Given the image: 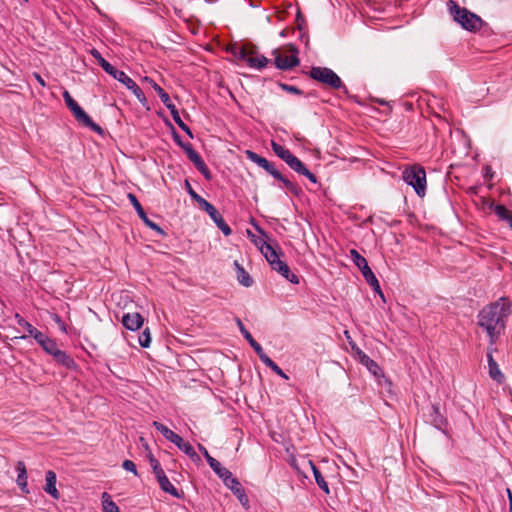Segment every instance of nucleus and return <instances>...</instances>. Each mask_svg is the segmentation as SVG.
Wrapping results in <instances>:
<instances>
[{"label": "nucleus", "instance_id": "52", "mask_svg": "<svg viewBox=\"0 0 512 512\" xmlns=\"http://www.w3.org/2000/svg\"><path fill=\"white\" fill-rule=\"evenodd\" d=\"M263 169L268 173L270 174L273 178H277L278 176L280 177V171L278 169H276V167L274 166V164L270 161H267L266 165H264Z\"/></svg>", "mask_w": 512, "mask_h": 512}, {"label": "nucleus", "instance_id": "43", "mask_svg": "<svg viewBox=\"0 0 512 512\" xmlns=\"http://www.w3.org/2000/svg\"><path fill=\"white\" fill-rule=\"evenodd\" d=\"M148 459L156 478L165 473L160 465V462L153 456L152 453L148 455Z\"/></svg>", "mask_w": 512, "mask_h": 512}, {"label": "nucleus", "instance_id": "61", "mask_svg": "<svg viewBox=\"0 0 512 512\" xmlns=\"http://www.w3.org/2000/svg\"><path fill=\"white\" fill-rule=\"evenodd\" d=\"M53 320L56 322V323H59V324H63L62 320H61V317L58 315V314H54L53 316ZM63 330L65 329L64 328V325H62L61 327Z\"/></svg>", "mask_w": 512, "mask_h": 512}, {"label": "nucleus", "instance_id": "3", "mask_svg": "<svg viewBox=\"0 0 512 512\" xmlns=\"http://www.w3.org/2000/svg\"><path fill=\"white\" fill-rule=\"evenodd\" d=\"M308 75L311 79L331 88L334 90H339L343 94H345L348 98L355 99L356 97L350 95L347 86L341 80V78L337 75L335 71L328 67L321 66H313Z\"/></svg>", "mask_w": 512, "mask_h": 512}, {"label": "nucleus", "instance_id": "53", "mask_svg": "<svg viewBox=\"0 0 512 512\" xmlns=\"http://www.w3.org/2000/svg\"><path fill=\"white\" fill-rule=\"evenodd\" d=\"M171 129H172V138L174 140V142L181 148V149H184V147L186 145H189L190 143L189 142H184L180 136V134L176 131V129L171 126Z\"/></svg>", "mask_w": 512, "mask_h": 512}, {"label": "nucleus", "instance_id": "39", "mask_svg": "<svg viewBox=\"0 0 512 512\" xmlns=\"http://www.w3.org/2000/svg\"><path fill=\"white\" fill-rule=\"evenodd\" d=\"M245 155L246 157L251 160L252 162H254L255 164H257L259 167L263 168L264 165H266L267 163V159L258 155L256 152L252 151V150H246L245 151Z\"/></svg>", "mask_w": 512, "mask_h": 512}, {"label": "nucleus", "instance_id": "44", "mask_svg": "<svg viewBox=\"0 0 512 512\" xmlns=\"http://www.w3.org/2000/svg\"><path fill=\"white\" fill-rule=\"evenodd\" d=\"M151 333L149 328H145L143 332L139 335L138 341L141 347L148 348L151 344Z\"/></svg>", "mask_w": 512, "mask_h": 512}, {"label": "nucleus", "instance_id": "22", "mask_svg": "<svg viewBox=\"0 0 512 512\" xmlns=\"http://www.w3.org/2000/svg\"><path fill=\"white\" fill-rule=\"evenodd\" d=\"M237 325L239 327L241 334L248 341V343L253 348L255 353L258 356L263 354L264 350H263L262 346L253 338L251 333L245 328L244 324L242 323V321L239 318H237Z\"/></svg>", "mask_w": 512, "mask_h": 512}, {"label": "nucleus", "instance_id": "26", "mask_svg": "<svg viewBox=\"0 0 512 512\" xmlns=\"http://www.w3.org/2000/svg\"><path fill=\"white\" fill-rule=\"evenodd\" d=\"M208 465L213 470V472L225 483L229 480L233 475L232 473L225 467L221 465V463L215 458L212 459Z\"/></svg>", "mask_w": 512, "mask_h": 512}, {"label": "nucleus", "instance_id": "57", "mask_svg": "<svg viewBox=\"0 0 512 512\" xmlns=\"http://www.w3.org/2000/svg\"><path fill=\"white\" fill-rule=\"evenodd\" d=\"M198 449L199 451L203 454V456L205 457L207 463H209L212 459H214L208 452V450L202 445V444H198Z\"/></svg>", "mask_w": 512, "mask_h": 512}, {"label": "nucleus", "instance_id": "37", "mask_svg": "<svg viewBox=\"0 0 512 512\" xmlns=\"http://www.w3.org/2000/svg\"><path fill=\"white\" fill-rule=\"evenodd\" d=\"M287 165L294 170L296 173L303 175L305 171L308 169L305 164L295 155L292 156L291 159H289Z\"/></svg>", "mask_w": 512, "mask_h": 512}, {"label": "nucleus", "instance_id": "2", "mask_svg": "<svg viewBox=\"0 0 512 512\" xmlns=\"http://www.w3.org/2000/svg\"><path fill=\"white\" fill-rule=\"evenodd\" d=\"M447 5L453 20L457 22L463 29L475 33L480 31L482 27L488 26V24L484 22L480 16L471 12L465 7H460L457 2L449 0Z\"/></svg>", "mask_w": 512, "mask_h": 512}, {"label": "nucleus", "instance_id": "59", "mask_svg": "<svg viewBox=\"0 0 512 512\" xmlns=\"http://www.w3.org/2000/svg\"><path fill=\"white\" fill-rule=\"evenodd\" d=\"M35 78L37 80V82L42 86V87H45L46 86V83L44 81V79L39 75V74H35Z\"/></svg>", "mask_w": 512, "mask_h": 512}, {"label": "nucleus", "instance_id": "8", "mask_svg": "<svg viewBox=\"0 0 512 512\" xmlns=\"http://www.w3.org/2000/svg\"><path fill=\"white\" fill-rule=\"evenodd\" d=\"M127 197L129 199L130 203L132 204V206L134 207V209L136 210L139 218L143 221V223L147 227H149L150 229H152L153 231L158 233L159 235L165 236L166 235L165 231L157 223L152 221L147 216L144 208L142 207L141 203L138 201L136 195L133 193H128Z\"/></svg>", "mask_w": 512, "mask_h": 512}, {"label": "nucleus", "instance_id": "47", "mask_svg": "<svg viewBox=\"0 0 512 512\" xmlns=\"http://www.w3.org/2000/svg\"><path fill=\"white\" fill-rule=\"evenodd\" d=\"M172 118L175 121V123L181 128V130H183L191 139L194 138V134H193L192 130L190 129V127L188 125H186L183 122V120L180 117L179 112L177 114H175L174 116H172Z\"/></svg>", "mask_w": 512, "mask_h": 512}, {"label": "nucleus", "instance_id": "1", "mask_svg": "<svg viewBox=\"0 0 512 512\" xmlns=\"http://www.w3.org/2000/svg\"><path fill=\"white\" fill-rule=\"evenodd\" d=\"M511 305L508 297H501L486 305L478 314V325L487 332L491 346L498 341L506 328Z\"/></svg>", "mask_w": 512, "mask_h": 512}, {"label": "nucleus", "instance_id": "60", "mask_svg": "<svg viewBox=\"0 0 512 512\" xmlns=\"http://www.w3.org/2000/svg\"><path fill=\"white\" fill-rule=\"evenodd\" d=\"M254 228L263 236L267 237L265 231L256 223H253Z\"/></svg>", "mask_w": 512, "mask_h": 512}, {"label": "nucleus", "instance_id": "56", "mask_svg": "<svg viewBox=\"0 0 512 512\" xmlns=\"http://www.w3.org/2000/svg\"><path fill=\"white\" fill-rule=\"evenodd\" d=\"M31 337H33L39 345H41L48 338V336L46 334L39 331L38 329H36L34 331V333L31 335Z\"/></svg>", "mask_w": 512, "mask_h": 512}, {"label": "nucleus", "instance_id": "25", "mask_svg": "<svg viewBox=\"0 0 512 512\" xmlns=\"http://www.w3.org/2000/svg\"><path fill=\"white\" fill-rule=\"evenodd\" d=\"M160 488L165 492L170 494L171 496L175 498H181L183 496V492H179L178 489H176L169 479L167 478L166 474H162L159 477L156 478Z\"/></svg>", "mask_w": 512, "mask_h": 512}, {"label": "nucleus", "instance_id": "36", "mask_svg": "<svg viewBox=\"0 0 512 512\" xmlns=\"http://www.w3.org/2000/svg\"><path fill=\"white\" fill-rule=\"evenodd\" d=\"M280 182L283 183L285 188L291 192L294 196L299 197L302 194V189L298 185L291 182L287 177H285L283 174L280 173V177L278 176L276 178Z\"/></svg>", "mask_w": 512, "mask_h": 512}, {"label": "nucleus", "instance_id": "16", "mask_svg": "<svg viewBox=\"0 0 512 512\" xmlns=\"http://www.w3.org/2000/svg\"><path fill=\"white\" fill-rule=\"evenodd\" d=\"M261 253L266 258L270 267H274L276 262H280V255H283L281 250H276L271 244L264 242L260 247Z\"/></svg>", "mask_w": 512, "mask_h": 512}, {"label": "nucleus", "instance_id": "4", "mask_svg": "<svg viewBox=\"0 0 512 512\" xmlns=\"http://www.w3.org/2000/svg\"><path fill=\"white\" fill-rule=\"evenodd\" d=\"M62 95L66 106L79 123L100 135L104 133L102 127L91 119V117L82 109L67 90H65Z\"/></svg>", "mask_w": 512, "mask_h": 512}, {"label": "nucleus", "instance_id": "15", "mask_svg": "<svg viewBox=\"0 0 512 512\" xmlns=\"http://www.w3.org/2000/svg\"><path fill=\"white\" fill-rule=\"evenodd\" d=\"M121 322L126 329L136 331L142 327L144 318L138 312L125 313L122 316Z\"/></svg>", "mask_w": 512, "mask_h": 512}, {"label": "nucleus", "instance_id": "5", "mask_svg": "<svg viewBox=\"0 0 512 512\" xmlns=\"http://www.w3.org/2000/svg\"><path fill=\"white\" fill-rule=\"evenodd\" d=\"M404 182L412 186L415 193L419 197H424L426 194V172L420 165H412L406 168L402 173Z\"/></svg>", "mask_w": 512, "mask_h": 512}, {"label": "nucleus", "instance_id": "19", "mask_svg": "<svg viewBox=\"0 0 512 512\" xmlns=\"http://www.w3.org/2000/svg\"><path fill=\"white\" fill-rule=\"evenodd\" d=\"M227 51L232 54V56L238 60H243L245 62H247V59L249 57L250 54H255L256 53V47L251 45V46H241V47H238L237 45H231Z\"/></svg>", "mask_w": 512, "mask_h": 512}, {"label": "nucleus", "instance_id": "41", "mask_svg": "<svg viewBox=\"0 0 512 512\" xmlns=\"http://www.w3.org/2000/svg\"><path fill=\"white\" fill-rule=\"evenodd\" d=\"M185 189L187 193L190 195V197L200 206L202 203H204L206 200L200 196L198 193L195 192V190L192 188L189 180H185L184 182Z\"/></svg>", "mask_w": 512, "mask_h": 512}, {"label": "nucleus", "instance_id": "38", "mask_svg": "<svg viewBox=\"0 0 512 512\" xmlns=\"http://www.w3.org/2000/svg\"><path fill=\"white\" fill-rule=\"evenodd\" d=\"M195 168L203 175V177L210 181L212 180V173L209 170L208 166L205 164L202 157H200L198 160H196L194 163Z\"/></svg>", "mask_w": 512, "mask_h": 512}, {"label": "nucleus", "instance_id": "13", "mask_svg": "<svg viewBox=\"0 0 512 512\" xmlns=\"http://www.w3.org/2000/svg\"><path fill=\"white\" fill-rule=\"evenodd\" d=\"M350 257H351L353 263L361 271L364 279L365 280L372 279V276H374L375 274L369 267L367 260L356 249L350 250Z\"/></svg>", "mask_w": 512, "mask_h": 512}, {"label": "nucleus", "instance_id": "23", "mask_svg": "<svg viewBox=\"0 0 512 512\" xmlns=\"http://www.w3.org/2000/svg\"><path fill=\"white\" fill-rule=\"evenodd\" d=\"M45 481H46V484H45V487H44L45 492L48 493L54 499L58 500L59 497H60V494H59V491L56 488V474H55V472L49 470L46 473Z\"/></svg>", "mask_w": 512, "mask_h": 512}, {"label": "nucleus", "instance_id": "46", "mask_svg": "<svg viewBox=\"0 0 512 512\" xmlns=\"http://www.w3.org/2000/svg\"><path fill=\"white\" fill-rule=\"evenodd\" d=\"M172 118L175 121V123L181 128V130H183L191 139L194 138V134H193L192 130L190 129V127L188 125H186L183 122V120L180 117L179 112L177 114H175L174 116H172Z\"/></svg>", "mask_w": 512, "mask_h": 512}, {"label": "nucleus", "instance_id": "40", "mask_svg": "<svg viewBox=\"0 0 512 512\" xmlns=\"http://www.w3.org/2000/svg\"><path fill=\"white\" fill-rule=\"evenodd\" d=\"M40 346L47 354L51 356L59 349L57 342L50 337H48Z\"/></svg>", "mask_w": 512, "mask_h": 512}, {"label": "nucleus", "instance_id": "30", "mask_svg": "<svg viewBox=\"0 0 512 512\" xmlns=\"http://www.w3.org/2000/svg\"><path fill=\"white\" fill-rule=\"evenodd\" d=\"M259 359L269 367L273 372L279 375L283 379H289L288 375L265 353L258 356Z\"/></svg>", "mask_w": 512, "mask_h": 512}, {"label": "nucleus", "instance_id": "50", "mask_svg": "<svg viewBox=\"0 0 512 512\" xmlns=\"http://www.w3.org/2000/svg\"><path fill=\"white\" fill-rule=\"evenodd\" d=\"M183 151L185 152L187 158L192 162L194 163L196 160H198L201 156L198 154V152H196L192 146V144L190 143L189 145H186L183 149Z\"/></svg>", "mask_w": 512, "mask_h": 512}, {"label": "nucleus", "instance_id": "18", "mask_svg": "<svg viewBox=\"0 0 512 512\" xmlns=\"http://www.w3.org/2000/svg\"><path fill=\"white\" fill-rule=\"evenodd\" d=\"M52 357L58 365H61L66 369L75 370L77 368V363L73 357L63 350L58 349L55 353H53Z\"/></svg>", "mask_w": 512, "mask_h": 512}, {"label": "nucleus", "instance_id": "10", "mask_svg": "<svg viewBox=\"0 0 512 512\" xmlns=\"http://www.w3.org/2000/svg\"><path fill=\"white\" fill-rule=\"evenodd\" d=\"M204 210L210 218L214 221L216 226L222 231L225 236H229L232 233V229L225 222L223 216L217 211V209L207 200L199 206Z\"/></svg>", "mask_w": 512, "mask_h": 512}, {"label": "nucleus", "instance_id": "24", "mask_svg": "<svg viewBox=\"0 0 512 512\" xmlns=\"http://www.w3.org/2000/svg\"><path fill=\"white\" fill-rule=\"evenodd\" d=\"M122 84L135 95V97L143 106L147 104V99L143 91L132 78L127 76L126 79L122 82Z\"/></svg>", "mask_w": 512, "mask_h": 512}, {"label": "nucleus", "instance_id": "17", "mask_svg": "<svg viewBox=\"0 0 512 512\" xmlns=\"http://www.w3.org/2000/svg\"><path fill=\"white\" fill-rule=\"evenodd\" d=\"M272 270L280 274L282 277H284L287 281H289L292 284H298L299 283V277L294 274L288 264L284 261L276 262L274 267H271Z\"/></svg>", "mask_w": 512, "mask_h": 512}, {"label": "nucleus", "instance_id": "45", "mask_svg": "<svg viewBox=\"0 0 512 512\" xmlns=\"http://www.w3.org/2000/svg\"><path fill=\"white\" fill-rule=\"evenodd\" d=\"M172 118L175 121V123L181 128V130H183L191 139L194 138V134H193L192 130L190 129V127L188 125H186L183 122V120L180 117L179 112L177 114H175L174 116H172Z\"/></svg>", "mask_w": 512, "mask_h": 512}, {"label": "nucleus", "instance_id": "58", "mask_svg": "<svg viewBox=\"0 0 512 512\" xmlns=\"http://www.w3.org/2000/svg\"><path fill=\"white\" fill-rule=\"evenodd\" d=\"M303 176H305L306 178H308V180L314 184L318 183V179L317 177L309 170L307 169L305 171V173L303 174Z\"/></svg>", "mask_w": 512, "mask_h": 512}, {"label": "nucleus", "instance_id": "27", "mask_svg": "<svg viewBox=\"0 0 512 512\" xmlns=\"http://www.w3.org/2000/svg\"><path fill=\"white\" fill-rule=\"evenodd\" d=\"M178 439L174 440L172 443L175 444L181 451H183L187 456H189L193 461H199L200 457L194 450L193 446L189 442H185L181 436L178 435Z\"/></svg>", "mask_w": 512, "mask_h": 512}, {"label": "nucleus", "instance_id": "34", "mask_svg": "<svg viewBox=\"0 0 512 512\" xmlns=\"http://www.w3.org/2000/svg\"><path fill=\"white\" fill-rule=\"evenodd\" d=\"M103 512H120L117 504L112 500L110 494L103 492L101 495Z\"/></svg>", "mask_w": 512, "mask_h": 512}, {"label": "nucleus", "instance_id": "32", "mask_svg": "<svg viewBox=\"0 0 512 512\" xmlns=\"http://www.w3.org/2000/svg\"><path fill=\"white\" fill-rule=\"evenodd\" d=\"M271 147L273 152L282 159L286 164L288 163L289 159L292 158L294 154L291 153V151L284 146L278 144L275 141H271Z\"/></svg>", "mask_w": 512, "mask_h": 512}, {"label": "nucleus", "instance_id": "29", "mask_svg": "<svg viewBox=\"0 0 512 512\" xmlns=\"http://www.w3.org/2000/svg\"><path fill=\"white\" fill-rule=\"evenodd\" d=\"M234 265L238 282L245 287H251L254 281L250 274L237 261L234 262Z\"/></svg>", "mask_w": 512, "mask_h": 512}, {"label": "nucleus", "instance_id": "49", "mask_svg": "<svg viewBox=\"0 0 512 512\" xmlns=\"http://www.w3.org/2000/svg\"><path fill=\"white\" fill-rule=\"evenodd\" d=\"M183 151L185 152L187 158L192 162L194 163L196 160H198L201 156L198 154V152H196L192 146V144L190 143L189 145H186L183 149Z\"/></svg>", "mask_w": 512, "mask_h": 512}, {"label": "nucleus", "instance_id": "54", "mask_svg": "<svg viewBox=\"0 0 512 512\" xmlns=\"http://www.w3.org/2000/svg\"><path fill=\"white\" fill-rule=\"evenodd\" d=\"M296 22H297V27H298L299 31L302 32L306 29V26H307L306 20L300 10L297 11Z\"/></svg>", "mask_w": 512, "mask_h": 512}, {"label": "nucleus", "instance_id": "42", "mask_svg": "<svg viewBox=\"0 0 512 512\" xmlns=\"http://www.w3.org/2000/svg\"><path fill=\"white\" fill-rule=\"evenodd\" d=\"M14 318L16 319L17 324L23 327L30 336L36 330V328L33 325H31L25 318H23L19 313H16Z\"/></svg>", "mask_w": 512, "mask_h": 512}, {"label": "nucleus", "instance_id": "51", "mask_svg": "<svg viewBox=\"0 0 512 512\" xmlns=\"http://www.w3.org/2000/svg\"><path fill=\"white\" fill-rule=\"evenodd\" d=\"M366 282L371 286L375 293H377L381 298H384V294L381 290L379 281L375 275L372 276V279H367Z\"/></svg>", "mask_w": 512, "mask_h": 512}, {"label": "nucleus", "instance_id": "6", "mask_svg": "<svg viewBox=\"0 0 512 512\" xmlns=\"http://www.w3.org/2000/svg\"><path fill=\"white\" fill-rule=\"evenodd\" d=\"M423 417L426 423L431 424L436 429L446 432L448 426L447 418L440 412L439 404L430 403L423 408Z\"/></svg>", "mask_w": 512, "mask_h": 512}, {"label": "nucleus", "instance_id": "21", "mask_svg": "<svg viewBox=\"0 0 512 512\" xmlns=\"http://www.w3.org/2000/svg\"><path fill=\"white\" fill-rule=\"evenodd\" d=\"M16 470L18 472L16 479L17 485L23 493L28 494L29 489L27 484V469L25 463L23 461H18L16 464Z\"/></svg>", "mask_w": 512, "mask_h": 512}, {"label": "nucleus", "instance_id": "14", "mask_svg": "<svg viewBox=\"0 0 512 512\" xmlns=\"http://www.w3.org/2000/svg\"><path fill=\"white\" fill-rule=\"evenodd\" d=\"M496 349H493L491 347L488 348L487 352V361H488V367H489V376L496 381L498 384H502L505 381V376L501 372L499 365L493 358V351Z\"/></svg>", "mask_w": 512, "mask_h": 512}, {"label": "nucleus", "instance_id": "9", "mask_svg": "<svg viewBox=\"0 0 512 512\" xmlns=\"http://www.w3.org/2000/svg\"><path fill=\"white\" fill-rule=\"evenodd\" d=\"M90 54L107 74H109L120 83H122L128 76L124 71L116 69L107 60H105L96 48H92L90 50Z\"/></svg>", "mask_w": 512, "mask_h": 512}, {"label": "nucleus", "instance_id": "31", "mask_svg": "<svg viewBox=\"0 0 512 512\" xmlns=\"http://www.w3.org/2000/svg\"><path fill=\"white\" fill-rule=\"evenodd\" d=\"M309 464L311 466V469H312V472H313V475H314L317 485L325 494H329L330 489H329L328 483L325 481L319 468L312 461H309Z\"/></svg>", "mask_w": 512, "mask_h": 512}, {"label": "nucleus", "instance_id": "28", "mask_svg": "<svg viewBox=\"0 0 512 512\" xmlns=\"http://www.w3.org/2000/svg\"><path fill=\"white\" fill-rule=\"evenodd\" d=\"M269 62H270V60L267 57H265L264 55L258 54V52L256 51L255 54L249 55L246 63L251 68L261 70V69L265 68Z\"/></svg>", "mask_w": 512, "mask_h": 512}, {"label": "nucleus", "instance_id": "7", "mask_svg": "<svg viewBox=\"0 0 512 512\" xmlns=\"http://www.w3.org/2000/svg\"><path fill=\"white\" fill-rule=\"evenodd\" d=\"M289 50L292 52L290 57L283 56L278 49H274L272 51L276 68L286 71L291 70L300 64V59L297 56L299 52L297 47L294 44H290Z\"/></svg>", "mask_w": 512, "mask_h": 512}, {"label": "nucleus", "instance_id": "33", "mask_svg": "<svg viewBox=\"0 0 512 512\" xmlns=\"http://www.w3.org/2000/svg\"><path fill=\"white\" fill-rule=\"evenodd\" d=\"M153 427L159 431L167 440L170 442H173L174 440L179 441L178 434L173 432L171 429H169L167 426L162 424L161 422L154 421L152 423Z\"/></svg>", "mask_w": 512, "mask_h": 512}, {"label": "nucleus", "instance_id": "62", "mask_svg": "<svg viewBox=\"0 0 512 512\" xmlns=\"http://www.w3.org/2000/svg\"><path fill=\"white\" fill-rule=\"evenodd\" d=\"M508 500H509V511H512V493L509 489H507Z\"/></svg>", "mask_w": 512, "mask_h": 512}, {"label": "nucleus", "instance_id": "64", "mask_svg": "<svg viewBox=\"0 0 512 512\" xmlns=\"http://www.w3.org/2000/svg\"><path fill=\"white\" fill-rule=\"evenodd\" d=\"M507 224L512 229V216L508 219Z\"/></svg>", "mask_w": 512, "mask_h": 512}, {"label": "nucleus", "instance_id": "20", "mask_svg": "<svg viewBox=\"0 0 512 512\" xmlns=\"http://www.w3.org/2000/svg\"><path fill=\"white\" fill-rule=\"evenodd\" d=\"M357 355L359 357L360 363L367 367V369L376 377L383 375V371L380 366L372 360L368 355H366L359 348L357 349Z\"/></svg>", "mask_w": 512, "mask_h": 512}, {"label": "nucleus", "instance_id": "48", "mask_svg": "<svg viewBox=\"0 0 512 512\" xmlns=\"http://www.w3.org/2000/svg\"><path fill=\"white\" fill-rule=\"evenodd\" d=\"M277 85L285 92L287 93H291V94H295V95H303L304 92L299 89L298 87L296 86H293V85H289V84H286V83H283V82H278Z\"/></svg>", "mask_w": 512, "mask_h": 512}, {"label": "nucleus", "instance_id": "35", "mask_svg": "<svg viewBox=\"0 0 512 512\" xmlns=\"http://www.w3.org/2000/svg\"><path fill=\"white\" fill-rule=\"evenodd\" d=\"M489 208L499 217L500 220L507 222L512 213L502 204L491 202Z\"/></svg>", "mask_w": 512, "mask_h": 512}, {"label": "nucleus", "instance_id": "12", "mask_svg": "<svg viewBox=\"0 0 512 512\" xmlns=\"http://www.w3.org/2000/svg\"><path fill=\"white\" fill-rule=\"evenodd\" d=\"M144 81L148 82L151 85V87L154 89V91L161 99L162 103L170 111L171 116H174L179 112L176 106L172 103L168 93L163 88H161L153 79L145 77Z\"/></svg>", "mask_w": 512, "mask_h": 512}, {"label": "nucleus", "instance_id": "55", "mask_svg": "<svg viewBox=\"0 0 512 512\" xmlns=\"http://www.w3.org/2000/svg\"><path fill=\"white\" fill-rule=\"evenodd\" d=\"M122 467L125 470L130 471V472L134 473L135 475H137V468H136L135 463L132 460H128V459L124 460L122 463Z\"/></svg>", "mask_w": 512, "mask_h": 512}, {"label": "nucleus", "instance_id": "11", "mask_svg": "<svg viewBox=\"0 0 512 512\" xmlns=\"http://www.w3.org/2000/svg\"><path fill=\"white\" fill-rule=\"evenodd\" d=\"M224 485L232 491V493L237 497L243 507L246 509L249 508L248 496L246 495L245 489L237 478L232 476L224 483Z\"/></svg>", "mask_w": 512, "mask_h": 512}, {"label": "nucleus", "instance_id": "63", "mask_svg": "<svg viewBox=\"0 0 512 512\" xmlns=\"http://www.w3.org/2000/svg\"><path fill=\"white\" fill-rule=\"evenodd\" d=\"M507 224L512 229V216L508 219Z\"/></svg>", "mask_w": 512, "mask_h": 512}]
</instances>
